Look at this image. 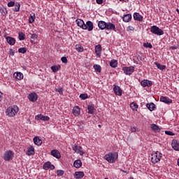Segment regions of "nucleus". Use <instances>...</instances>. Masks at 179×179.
<instances>
[{
  "instance_id": "nucleus-45",
  "label": "nucleus",
  "mask_w": 179,
  "mask_h": 179,
  "mask_svg": "<svg viewBox=\"0 0 179 179\" xmlns=\"http://www.w3.org/2000/svg\"><path fill=\"white\" fill-rule=\"evenodd\" d=\"M131 132H136L138 131V127L131 126L130 128Z\"/></svg>"
},
{
  "instance_id": "nucleus-27",
  "label": "nucleus",
  "mask_w": 179,
  "mask_h": 179,
  "mask_svg": "<svg viewBox=\"0 0 179 179\" xmlns=\"http://www.w3.org/2000/svg\"><path fill=\"white\" fill-rule=\"evenodd\" d=\"M34 143L35 145H37V146H41V143H43V141H41V139H40L38 137H34Z\"/></svg>"
},
{
  "instance_id": "nucleus-49",
  "label": "nucleus",
  "mask_w": 179,
  "mask_h": 179,
  "mask_svg": "<svg viewBox=\"0 0 179 179\" xmlns=\"http://www.w3.org/2000/svg\"><path fill=\"white\" fill-rule=\"evenodd\" d=\"M8 8H12V6H15V1H10L8 3Z\"/></svg>"
},
{
  "instance_id": "nucleus-30",
  "label": "nucleus",
  "mask_w": 179,
  "mask_h": 179,
  "mask_svg": "<svg viewBox=\"0 0 179 179\" xmlns=\"http://www.w3.org/2000/svg\"><path fill=\"white\" fill-rule=\"evenodd\" d=\"M110 66L111 68H117L118 66V62L115 59H113L110 62Z\"/></svg>"
},
{
  "instance_id": "nucleus-2",
  "label": "nucleus",
  "mask_w": 179,
  "mask_h": 179,
  "mask_svg": "<svg viewBox=\"0 0 179 179\" xmlns=\"http://www.w3.org/2000/svg\"><path fill=\"white\" fill-rule=\"evenodd\" d=\"M19 112V107L17 106H10L6 110V115L8 117H15Z\"/></svg>"
},
{
  "instance_id": "nucleus-22",
  "label": "nucleus",
  "mask_w": 179,
  "mask_h": 179,
  "mask_svg": "<svg viewBox=\"0 0 179 179\" xmlns=\"http://www.w3.org/2000/svg\"><path fill=\"white\" fill-rule=\"evenodd\" d=\"M6 41L8 44H10V45H15V43H16V40L10 36L6 37Z\"/></svg>"
},
{
  "instance_id": "nucleus-13",
  "label": "nucleus",
  "mask_w": 179,
  "mask_h": 179,
  "mask_svg": "<svg viewBox=\"0 0 179 179\" xmlns=\"http://www.w3.org/2000/svg\"><path fill=\"white\" fill-rule=\"evenodd\" d=\"M50 154L53 157H55L56 159H61V153L57 150H52L50 152Z\"/></svg>"
},
{
  "instance_id": "nucleus-58",
  "label": "nucleus",
  "mask_w": 179,
  "mask_h": 179,
  "mask_svg": "<svg viewBox=\"0 0 179 179\" xmlns=\"http://www.w3.org/2000/svg\"><path fill=\"white\" fill-rule=\"evenodd\" d=\"M120 2H126L128 3L129 2V0H120Z\"/></svg>"
},
{
  "instance_id": "nucleus-35",
  "label": "nucleus",
  "mask_w": 179,
  "mask_h": 179,
  "mask_svg": "<svg viewBox=\"0 0 179 179\" xmlns=\"http://www.w3.org/2000/svg\"><path fill=\"white\" fill-rule=\"evenodd\" d=\"M130 107L133 110V111H137V110H138V104H136V103H135V102H132L130 104Z\"/></svg>"
},
{
  "instance_id": "nucleus-62",
  "label": "nucleus",
  "mask_w": 179,
  "mask_h": 179,
  "mask_svg": "<svg viewBox=\"0 0 179 179\" xmlns=\"http://www.w3.org/2000/svg\"><path fill=\"white\" fill-rule=\"evenodd\" d=\"M173 50H177V47H173Z\"/></svg>"
},
{
  "instance_id": "nucleus-10",
  "label": "nucleus",
  "mask_w": 179,
  "mask_h": 179,
  "mask_svg": "<svg viewBox=\"0 0 179 179\" xmlns=\"http://www.w3.org/2000/svg\"><path fill=\"white\" fill-rule=\"evenodd\" d=\"M113 92L116 96H122V90L118 85H114Z\"/></svg>"
},
{
  "instance_id": "nucleus-42",
  "label": "nucleus",
  "mask_w": 179,
  "mask_h": 179,
  "mask_svg": "<svg viewBox=\"0 0 179 179\" xmlns=\"http://www.w3.org/2000/svg\"><path fill=\"white\" fill-rule=\"evenodd\" d=\"M80 99L81 100H86V99H87V94H81L80 95Z\"/></svg>"
},
{
  "instance_id": "nucleus-51",
  "label": "nucleus",
  "mask_w": 179,
  "mask_h": 179,
  "mask_svg": "<svg viewBox=\"0 0 179 179\" xmlns=\"http://www.w3.org/2000/svg\"><path fill=\"white\" fill-rule=\"evenodd\" d=\"M9 54H10V55H11L12 57H13V55H15V50H13V49H10V50H9Z\"/></svg>"
},
{
  "instance_id": "nucleus-56",
  "label": "nucleus",
  "mask_w": 179,
  "mask_h": 179,
  "mask_svg": "<svg viewBox=\"0 0 179 179\" xmlns=\"http://www.w3.org/2000/svg\"><path fill=\"white\" fill-rule=\"evenodd\" d=\"M156 153H157L158 157H160V159H162V154L159 152H157Z\"/></svg>"
},
{
  "instance_id": "nucleus-44",
  "label": "nucleus",
  "mask_w": 179,
  "mask_h": 179,
  "mask_svg": "<svg viewBox=\"0 0 179 179\" xmlns=\"http://www.w3.org/2000/svg\"><path fill=\"white\" fill-rule=\"evenodd\" d=\"M64 171H62V170H57V174L58 176H64Z\"/></svg>"
},
{
  "instance_id": "nucleus-14",
  "label": "nucleus",
  "mask_w": 179,
  "mask_h": 179,
  "mask_svg": "<svg viewBox=\"0 0 179 179\" xmlns=\"http://www.w3.org/2000/svg\"><path fill=\"white\" fill-rule=\"evenodd\" d=\"M159 161H160V157H159L157 152H155V154L151 158V162L152 163H153V164H156V163H159Z\"/></svg>"
},
{
  "instance_id": "nucleus-4",
  "label": "nucleus",
  "mask_w": 179,
  "mask_h": 179,
  "mask_svg": "<svg viewBox=\"0 0 179 179\" xmlns=\"http://www.w3.org/2000/svg\"><path fill=\"white\" fill-rule=\"evenodd\" d=\"M14 155L15 154L13 153V151H12V150H7V151H6L4 152L3 159L6 162H10V160H12V159H13Z\"/></svg>"
},
{
  "instance_id": "nucleus-7",
  "label": "nucleus",
  "mask_w": 179,
  "mask_h": 179,
  "mask_svg": "<svg viewBox=\"0 0 179 179\" xmlns=\"http://www.w3.org/2000/svg\"><path fill=\"white\" fill-rule=\"evenodd\" d=\"M73 150H74L76 153H78L79 155H80V156H83V155L85 153L80 145H75L74 146H73Z\"/></svg>"
},
{
  "instance_id": "nucleus-3",
  "label": "nucleus",
  "mask_w": 179,
  "mask_h": 179,
  "mask_svg": "<svg viewBox=\"0 0 179 179\" xmlns=\"http://www.w3.org/2000/svg\"><path fill=\"white\" fill-rule=\"evenodd\" d=\"M150 31L157 36H163V34H164V31H163L162 29L159 28V27L156 25L151 27Z\"/></svg>"
},
{
  "instance_id": "nucleus-59",
  "label": "nucleus",
  "mask_w": 179,
  "mask_h": 179,
  "mask_svg": "<svg viewBox=\"0 0 179 179\" xmlns=\"http://www.w3.org/2000/svg\"><path fill=\"white\" fill-rule=\"evenodd\" d=\"M43 115H41V114H39V120H43Z\"/></svg>"
},
{
  "instance_id": "nucleus-60",
  "label": "nucleus",
  "mask_w": 179,
  "mask_h": 179,
  "mask_svg": "<svg viewBox=\"0 0 179 179\" xmlns=\"http://www.w3.org/2000/svg\"><path fill=\"white\" fill-rule=\"evenodd\" d=\"M120 171H122V173H127V171H124L123 169H120Z\"/></svg>"
},
{
  "instance_id": "nucleus-34",
  "label": "nucleus",
  "mask_w": 179,
  "mask_h": 179,
  "mask_svg": "<svg viewBox=\"0 0 179 179\" xmlns=\"http://www.w3.org/2000/svg\"><path fill=\"white\" fill-rule=\"evenodd\" d=\"M76 50L78 52H83L84 51L83 47L80 44L76 45Z\"/></svg>"
},
{
  "instance_id": "nucleus-43",
  "label": "nucleus",
  "mask_w": 179,
  "mask_h": 179,
  "mask_svg": "<svg viewBox=\"0 0 179 179\" xmlns=\"http://www.w3.org/2000/svg\"><path fill=\"white\" fill-rule=\"evenodd\" d=\"M143 47H145V48H153L152 44L149 43H143Z\"/></svg>"
},
{
  "instance_id": "nucleus-46",
  "label": "nucleus",
  "mask_w": 179,
  "mask_h": 179,
  "mask_svg": "<svg viewBox=\"0 0 179 179\" xmlns=\"http://www.w3.org/2000/svg\"><path fill=\"white\" fill-rule=\"evenodd\" d=\"M61 61L63 62V64H68V59H66V57H62L61 58Z\"/></svg>"
},
{
  "instance_id": "nucleus-39",
  "label": "nucleus",
  "mask_w": 179,
  "mask_h": 179,
  "mask_svg": "<svg viewBox=\"0 0 179 179\" xmlns=\"http://www.w3.org/2000/svg\"><path fill=\"white\" fill-rule=\"evenodd\" d=\"M18 52H20V54H26V52H27V48H20L18 49Z\"/></svg>"
},
{
  "instance_id": "nucleus-29",
  "label": "nucleus",
  "mask_w": 179,
  "mask_h": 179,
  "mask_svg": "<svg viewBox=\"0 0 179 179\" xmlns=\"http://www.w3.org/2000/svg\"><path fill=\"white\" fill-rule=\"evenodd\" d=\"M151 129H152V131H155V132H160L161 131L160 127H159V126H157L156 124H151Z\"/></svg>"
},
{
  "instance_id": "nucleus-23",
  "label": "nucleus",
  "mask_w": 179,
  "mask_h": 179,
  "mask_svg": "<svg viewBox=\"0 0 179 179\" xmlns=\"http://www.w3.org/2000/svg\"><path fill=\"white\" fill-rule=\"evenodd\" d=\"M98 27H99L101 30H104V29L107 27V22L104 21H99L98 22Z\"/></svg>"
},
{
  "instance_id": "nucleus-55",
  "label": "nucleus",
  "mask_w": 179,
  "mask_h": 179,
  "mask_svg": "<svg viewBox=\"0 0 179 179\" xmlns=\"http://www.w3.org/2000/svg\"><path fill=\"white\" fill-rule=\"evenodd\" d=\"M96 3L101 5V3H103V0H96Z\"/></svg>"
},
{
  "instance_id": "nucleus-57",
  "label": "nucleus",
  "mask_w": 179,
  "mask_h": 179,
  "mask_svg": "<svg viewBox=\"0 0 179 179\" xmlns=\"http://www.w3.org/2000/svg\"><path fill=\"white\" fill-rule=\"evenodd\" d=\"M35 120H40V114L35 117Z\"/></svg>"
},
{
  "instance_id": "nucleus-54",
  "label": "nucleus",
  "mask_w": 179,
  "mask_h": 179,
  "mask_svg": "<svg viewBox=\"0 0 179 179\" xmlns=\"http://www.w3.org/2000/svg\"><path fill=\"white\" fill-rule=\"evenodd\" d=\"M128 30H130L131 31H134V30H135V28L132 26H129Z\"/></svg>"
},
{
  "instance_id": "nucleus-33",
  "label": "nucleus",
  "mask_w": 179,
  "mask_h": 179,
  "mask_svg": "<svg viewBox=\"0 0 179 179\" xmlns=\"http://www.w3.org/2000/svg\"><path fill=\"white\" fill-rule=\"evenodd\" d=\"M155 64L156 65L157 68L159 69L160 71H164L166 69L165 65H162L160 63L155 62Z\"/></svg>"
},
{
  "instance_id": "nucleus-12",
  "label": "nucleus",
  "mask_w": 179,
  "mask_h": 179,
  "mask_svg": "<svg viewBox=\"0 0 179 179\" xmlns=\"http://www.w3.org/2000/svg\"><path fill=\"white\" fill-rule=\"evenodd\" d=\"M72 113L75 117H79L80 115V108L78 106H75L73 108Z\"/></svg>"
},
{
  "instance_id": "nucleus-15",
  "label": "nucleus",
  "mask_w": 179,
  "mask_h": 179,
  "mask_svg": "<svg viewBox=\"0 0 179 179\" xmlns=\"http://www.w3.org/2000/svg\"><path fill=\"white\" fill-rule=\"evenodd\" d=\"M171 146L174 150H176L177 152L179 151V143L177 140L172 141Z\"/></svg>"
},
{
  "instance_id": "nucleus-25",
  "label": "nucleus",
  "mask_w": 179,
  "mask_h": 179,
  "mask_svg": "<svg viewBox=\"0 0 179 179\" xmlns=\"http://www.w3.org/2000/svg\"><path fill=\"white\" fill-rule=\"evenodd\" d=\"M73 166L76 169H80V167H82V161L80 159L76 160L73 163Z\"/></svg>"
},
{
  "instance_id": "nucleus-48",
  "label": "nucleus",
  "mask_w": 179,
  "mask_h": 179,
  "mask_svg": "<svg viewBox=\"0 0 179 179\" xmlns=\"http://www.w3.org/2000/svg\"><path fill=\"white\" fill-rule=\"evenodd\" d=\"M165 134L166 135H169L170 136H174V133H173V131H165Z\"/></svg>"
},
{
  "instance_id": "nucleus-31",
  "label": "nucleus",
  "mask_w": 179,
  "mask_h": 179,
  "mask_svg": "<svg viewBox=\"0 0 179 179\" xmlns=\"http://www.w3.org/2000/svg\"><path fill=\"white\" fill-rule=\"evenodd\" d=\"M14 76H15V79H17L18 80H22V79L24 78L23 73L20 72L15 73Z\"/></svg>"
},
{
  "instance_id": "nucleus-5",
  "label": "nucleus",
  "mask_w": 179,
  "mask_h": 179,
  "mask_svg": "<svg viewBox=\"0 0 179 179\" xmlns=\"http://www.w3.org/2000/svg\"><path fill=\"white\" fill-rule=\"evenodd\" d=\"M122 71L125 75H132L134 72H135V67L134 66H124L122 68Z\"/></svg>"
},
{
  "instance_id": "nucleus-41",
  "label": "nucleus",
  "mask_w": 179,
  "mask_h": 179,
  "mask_svg": "<svg viewBox=\"0 0 179 179\" xmlns=\"http://www.w3.org/2000/svg\"><path fill=\"white\" fill-rule=\"evenodd\" d=\"M18 37H19V40L20 41L24 40V34H23V32H20L18 34Z\"/></svg>"
},
{
  "instance_id": "nucleus-21",
  "label": "nucleus",
  "mask_w": 179,
  "mask_h": 179,
  "mask_svg": "<svg viewBox=\"0 0 179 179\" xmlns=\"http://www.w3.org/2000/svg\"><path fill=\"white\" fill-rule=\"evenodd\" d=\"M122 19L123 22L128 23V22H131V19H132V15L131 14H124Z\"/></svg>"
},
{
  "instance_id": "nucleus-47",
  "label": "nucleus",
  "mask_w": 179,
  "mask_h": 179,
  "mask_svg": "<svg viewBox=\"0 0 179 179\" xmlns=\"http://www.w3.org/2000/svg\"><path fill=\"white\" fill-rule=\"evenodd\" d=\"M51 69L53 72H58V70H59L58 66H52L51 67Z\"/></svg>"
},
{
  "instance_id": "nucleus-64",
  "label": "nucleus",
  "mask_w": 179,
  "mask_h": 179,
  "mask_svg": "<svg viewBox=\"0 0 179 179\" xmlns=\"http://www.w3.org/2000/svg\"><path fill=\"white\" fill-rule=\"evenodd\" d=\"M129 179H134V178H130Z\"/></svg>"
},
{
  "instance_id": "nucleus-28",
  "label": "nucleus",
  "mask_w": 179,
  "mask_h": 179,
  "mask_svg": "<svg viewBox=\"0 0 179 179\" xmlns=\"http://www.w3.org/2000/svg\"><path fill=\"white\" fill-rule=\"evenodd\" d=\"M88 114H94V105L91 104L87 106Z\"/></svg>"
},
{
  "instance_id": "nucleus-63",
  "label": "nucleus",
  "mask_w": 179,
  "mask_h": 179,
  "mask_svg": "<svg viewBox=\"0 0 179 179\" xmlns=\"http://www.w3.org/2000/svg\"><path fill=\"white\" fill-rule=\"evenodd\" d=\"M98 127H99V128H101V125H100V124H99Z\"/></svg>"
},
{
  "instance_id": "nucleus-53",
  "label": "nucleus",
  "mask_w": 179,
  "mask_h": 179,
  "mask_svg": "<svg viewBox=\"0 0 179 179\" xmlns=\"http://www.w3.org/2000/svg\"><path fill=\"white\" fill-rule=\"evenodd\" d=\"M50 120V117L48 116H43L42 117V121H48Z\"/></svg>"
},
{
  "instance_id": "nucleus-16",
  "label": "nucleus",
  "mask_w": 179,
  "mask_h": 179,
  "mask_svg": "<svg viewBox=\"0 0 179 179\" xmlns=\"http://www.w3.org/2000/svg\"><path fill=\"white\" fill-rule=\"evenodd\" d=\"M95 54L96 55V57H100V55H101V45L99 44V45H96L95 46Z\"/></svg>"
},
{
  "instance_id": "nucleus-32",
  "label": "nucleus",
  "mask_w": 179,
  "mask_h": 179,
  "mask_svg": "<svg viewBox=\"0 0 179 179\" xmlns=\"http://www.w3.org/2000/svg\"><path fill=\"white\" fill-rule=\"evenodd\" d=\"M27 155H28V156H33V155H34V148H29L27 151Z\"/></svg>"
},
{
  "instance_id": "nucleus-6",
  "label": "nucleus",
  "mask_w": 179,
  "mask_h": 179,
  "mask_svg": "<svg viewBox=\"0 0 179 179\" xmlns=\"http://www.w3.org/2000/svg\"><path fill=\"white\" fill-rule=\"evenodd\" d=\"M76 23L78 27H80V29H83V30H87V27H86V24H85V21H83V20L77 19L76 20Z\"/></svg>"
},
{
  "instance_id": "nucleus-8",
  "label": "nucleus",
  "mask_w": 179,
  "mask_h": 179,
  "mask_svg": "<svg viewBox=\"0 0 179 179\" xmlns=\"http://www.w3.org/2000/svg\"><path fill=\"white\" fill-rule=\"evenodd\" d=\"M28 99L29 101H32V102L37 101V99H38V96L37 95V94H36V92H32L28 95Z\"/></svg>"
},
{
  "instance_id": "nucleus-37",
  "label": "nucleus",
  "mask_w": 179,
  "mask_h": 179,
  "mask_svg": "<svg viewBox=\"0 0 179 179\" xmlns=\"http://www.w3.org/2000/svg\"><path fill=\"white\" fill-rule=\"evenodd\" d=\"M13 10L14 12H19V10H20V3H16L15 4V8H13Z\"/></svg>"
},
{
  "instance_id": "nucleus-40",
  "label": "nucleus",
  "mask_w": 179,
  "mask_h": 179,
  "mask_svg": "<svg viewBox=\"0 0 179 179\" xmlns=\"http://www.w3.org/2000/svg\"><path fill=\"white\" fill-rule=\"evenodd\" d=\"M0 13L2 15V16H6V15H8V10L6 8H0Z\"/></svg>"
},
{
  "instance_id": "nucleus-38",
  "label": "nucleus",
  "mask_w": 179,
  "mask_h": 179,
  "mask_svg": "<svg viewBox=\"0 0 179 179\" xmlns=\"http://www.w3.org/2000/svg\"><path fill=\"white\" fill-rule=\"evenodd\" d=\"M94 69H95L96 72H99V73L101 72V66L99 64H94Z\"/></svg>"
},
{
  "instance_id": "nucleus-1",
  "label": "nucleus",
  "mask_w": 179,
  "mask_h": 179,
  "mask_svg": "<svg viewBox=\"0 0 179 179\" xmlns=\"http://www.w3.org/2000/svg\"><path fill=\"white\" fill-rule=\"evenodd\" d=\"M104 159L108 163H115V160L118 159V152H110L104 156Z\"/></svg>"
},
{
  "instance_id": "nucleus-36",
  "label": "nucleus",
  "mask_w": 179,
  "mask_h": 179,
  "mask_svg": "<svg viewBox=\"0 0 179 179\" xmlns=\"http://www.w3.org/2000/svg\"><path fill=\"white\" fill-rule=\"evenodd\" d=\"M34 20H36V14L33 13L29 17V23H34Z\"/></svg>"
},
{
  "instance_id": "nucleus-19",
  "label": "nucleus",
  "mask_w": 179,
  "mask_h": 179,
  "mask_svg": "<svg viewBox=\"0 0 179 179\" xmlns=\"http://www.w3.org/2000/svg\"><path fill=\"white\" fill-rule=\"evenodd\" d=\"M160 101H162V103H165V104H170V103H172L173 101L169 99V97L167 96H161Z\"/></svg>"
},
{
  "instance_id": "nucleus-18",
  "label": "nucleus",
  "mask_w": 179,
  "mask_h": 179,
  "mask_svg": "<svg viewBox=\"0 0 179 179\" xmlns=\"http://www.w3.org/2000/svg\"><path fill=\"white\" fill-rule=\"evenodd\" d=\"M134 20H138V22H142L143 20V17L139 14V13H134L133 15Z\"/></svg>"
},
{
  "instance_id": "nucleus-50",
  "label": "nucleus",
  "mask_w": 179,
  "mask_h": 179,
  "mask_svg": "<svg viewBox=\"0 0 179 179\" xmlns=\"http://www.w3.org/2000/svg\"><path fill=\"white\" fill-rule=\"evenodd\" d=\"M38 37V36L37 34H32L31 35V38L32 40H36V39H37Z\"/></svg>"
},
{
  "instance_id": "nucleus-11",
  "label": "nucleus",
  "mask_w": 179,
  "mask_h": 179,
  "mask_svg": "<svg viewBox=\"0 0 179 179\" xmlns=\"http://www.w3.org/2000/svg\"><path fill=\"white\" fill-rule=\"evenodd\" d=\"M43 167L44 170H49V169H50V170H54V169H55V166L50 162H45Z\"/></svg>"
},
{
  "instance_id": "nucleus-26",
  "label": "nucleus",
  "mask_w": 179,
  "mask_h": 179,
  "mask_svg": "<svg viewBox=\"0 0 179 179\" xmlns=\"http://www.w3.org/2000/svg\"><path fill=\"white\" fill-rule=\"evenodd\" d=\"M146 107L150 111H153L155 110V108H156V105L153 103H150L146 104Z\"/></svg>"
},
{
  "instance_id": "nucleus-61",
  "label": "nucleus",
  "mask_w": 179,
  "mask_h": 179,
  "mask_svg": "<svg viewBox=\"0 0 179 179\" xmlns=\"http://www.w3.org/2000/svg\"><path fill=\"white\" fill-rule=\"evenodd\" d=\"M1 99H2V93L0 92V101Z\"/></svg>"
},
{
  "instance_id": "nucleus-9",
  "label": "nucleus",
  "mask_w": 179,
  "mask_h": 179,
  "mask_svg": "<svg viewBox=\"0 0 179 179\" xmlns=\"http://www.w3.org/2000/svg\"><path fill=\"white\" fill-rule=\"evenodd\" d=\"M141 86H143V87H150V86H152V85H153V83H152V81L149 80H143L141 83Z\"/></svg>"
},
{
  "instance_id": "nucleus-20",
  "label": "nucleus",
  "mask_w": 179,
  "mask_h": 179,
  "mask_svg": "<svg viewBox=\"0 0 179 179\" xmlns=\"http://www.w3.org/2000/svg\"><path fill=\"white\" fill-rule=\"evenodd\" d=\"M106 30H114L115 31V24L111 22H106Z\"/></svg>"
},
{
  "instance_id": "nucleus-24",
  "label": "nucleus",
  "mask_w": 179,
  "mask_h": 179,
  "mask_svg": "<svg viewBox=\"0 0 179 179\" xmlns=\"http://www.w3.org/2000/svg\"><path fill=\"white\" fill-rule=\"evenodd\" d=\"M85 26L88 31H92V30H93V22H92V21H87L85 24Z\"/></svg>"
},
{
  "instance_id": "nucleus-17",
  "label": "nucleus",
  "mask_w": 179,
  "mask_h": 179,
  "mask_svg": "<svg viewBox=\"0 0 179 179\" xmlns=\"http://www.w3.org/2000/svg\"><path fill=\"white\" fill-rule=\"evenodd\" d=\"M85 177V173L83 171H76L74 173V178L76 179H80Z\"/></svg>"
},
{
  "instance_id": "nucleus-52",
  "label": "nucleus",
  "mask_w": 179,
  "mask_h": 179,
  "mask_svg": "<svg viewBox=\"0 0 179 179\" xmlns=\"http://www.w3.org/2000/svg\"><path fill=\"white\" fill-rule=\"evenodd\" d=\"M56 92H57L58 93H59L60 94H62L64 90L62 88H57L56 90Z\"/></svg>"
}]
</instances>
